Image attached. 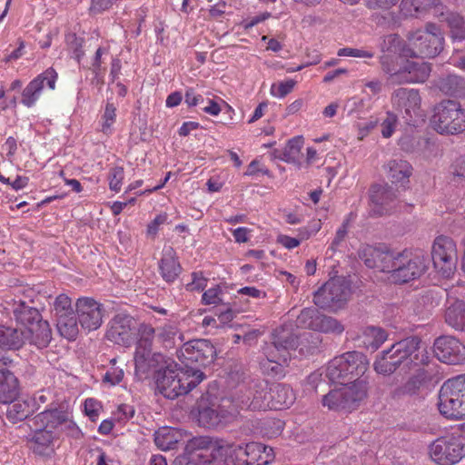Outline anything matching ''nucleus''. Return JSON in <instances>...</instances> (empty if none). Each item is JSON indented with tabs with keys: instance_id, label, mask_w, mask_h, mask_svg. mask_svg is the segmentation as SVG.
<instances>
[{
	"instance_id": "obj_39",
	"label": "nucleus",
	"mask_w": 465,
	"mask_h": 465,
	"mask_svg": "<svg viewBox=\"0 0 465 465\" xmlns=\"http://www.w3.org/2000/svg\"><path fill=\"white\" fill-rule=\"evenodd\" d=\"M116 121V107L112 103H107L101 118V130L104 134H111Z\"/></svg>"
},
{
	"instance_id": "obj_45",
	"label": "nucleus",
	"mask_w": 465,
	"mask_h": 465,
	"mask_svg": "<svg viewBox=\"0 0 465 465\" xmlns=\"http://www.w3.org/2000/svg\"><path fill=\"white\" fill-rule=\"evenodd\" d=\"M371 202L377 205L387 203L391 200V193L382 185H375L371 191Z\"/></svg>"
},
{
	"instance_id": "obj_57",
	"label": "nucleus",
	"mask_w": 465,
	"mask_h": 465,
	"mask_svg": "<svg viewBox=\"0 0 465 465\" xmlns=\"http://www.w3.org/2000/svg\"><path fill=\"white\" fill-rule=\"evenodd\" d=\"M251 230L246 227H238L233 230L232 235L234 240L238 243L247 242L250 239Z\"/></svg>"
},
{
	"instance_id": "obj_26",
	"label": "nucleus",
	"mask_w": 465,
	"mask_h": 465,
	"mask_svg": "<svg viewBox=\"0 0 465 465\" xmlns=\"http://www.w3.org/2000/svg\"><path fill=\"white\" fill-rule=\"evenodd\" d=\"M392 102L395 105L404 108L406 114H415L420 104V97L419 93L414 89H398L393 97Z\"/></svg>"
},
{
	"instance_id": "obj_28",
	"label": "nucleus",
	"mask_w": 465,
	"mask_h": 465,
	"mask_svg": "<svg viewBox=\"0 0 465 465\" xmlns=\"http://www.w3.org/2000/svg\"><path fill=\"white\" fill-rule=\"evenodd\" d=\"M445 321L456 330H465V302L450 301L445 312Z\"/></svg>"
},
{
	"instance_id": "obj_27",
	"label": "nucleus",
	"mask_w": 465,
	"mask_h": 465,
	"mask_svg": "<svg viewBox=\"0 0 465 465\" xmlns=\"http://www.w3.org/2000/svg\"><path fill=\"white\" fill-rule=\"evenodd\" d=\"M18 395V381L7 370H0V403H12Z\"/></svg>"
},
{
	"instance_id": "obj_33",
	"label": "nucleus",
	"mask_w": 465,
	"mask_h": 465,
	"mask_svg": "<svg viewBox=\"0 0 465 465\" xmlns=\"http://www.w3.org/2000/svg\"><path fill=\"white\" fill-rule=\"evenodd\" d=\"M78 320L74 312L56 319L57 331L61 336L69 341L76 339L79 333Z\"/></svg>"
},
{
	"instance_id": "obj_31",
	"label": "nucleus",
	"mask_w": 465,
	"mask_h": 465,
	"mask_svg": "<svg viewBox=\"0 0 465 465\" xmlns=\"http://www.w3.org/2000/svg\"><path fill=\"white\" fill-rule=\"evenodd\" d=\"M181 439V431L172 427L159 428L154 433L155 444L163 450L173 449Z\"/></svg>"
},
{
	"instance_id": "obj_60",
	"label": "nucleus",
	"mask_w": 465,
	"mask_h": 465,
	"mask_svg": "<svg viewBox=\"0 0 465 465\" xmlns=\"http://www.w3.org/2000/svg\"><path fill=\"white\" fill-rule=\"evenodd\" d=\"M439 0H412V5L416 11L437 6Z\"/></svg>"
},
{
	"instance_id": "obj_24",
	"label": "nucleus",
	"mask_w": 465,
	"mask_h": 465,
	"mask_svg": "<svg viewBox=\"0 0 465 465\" xmlns=\"http://www.w3.org/2000/svg\"><path fill=\"white\" fill-rule=\"evenodd\" d=\"M160 272L166 282H173L181 272V265L173 248H164L160 262Z\"/></svg>"
},
{
	"instance_id": "obj_47",
	"label": "nucleus",
	"mask_w": 465,
	"mask_h": 465,
	"mask_svg": "<svg viewBox=\"0 0 465 465\" xmlns=\"http://www.w3.org/2000/svg\"><path fill=\"white\" fill-rule=\"evenodd\" d=\"M84 407L85 415L92 420H96L98 419L103 409L102 404L93 398L86 399L84 401Z\"/></svg>"
},
{
	"instance_id": "obj_6",
	"label": "nucleus",
	"mask_w": 465,
	"mask_h": 465,
	"mask_svg": "<svg viewBox=\"0 0 465 465\" xmlns=\"http://www.w3.org/2000/svg\"><path fill=\"white\" fill-rule=\"evenodd\" d=\"M369 367L367 357L360 351H348L333 358L326 369L328 379L338 384L354 386L361 382L367 388L365 380L361 379Z\"/></svg>"
},
{
	"instance_id": "obj_3",
	"label": "nucleus",
	"mask_w": 465,
	"mask_h": 465,
	"mask_svg": "<svg viewBox=\"0 0 465 465\" xmlns=\"http://www.w3.org/2000/svg\"><path fill=\"white\" fill-rule=\"evenodd\" d=\"M186 450L196 452L199 465H239V444L226 439L194 437L187 442Z\"/></svg>"
},
{
	"instance_id": "obj_61",
	"label": "nucleus",
	"mask_w": 465,
	"mask_h": 465,
	"mask_svg": "<svg viewBox=\"0 0 465 465\" xmlns=\"http://www.w3.org/2000/svg\"><path fill=\"white\" fill-rule=\"evenodd\" d=\"M268 104L266 102L260 103L259 105L255 108L252 115L248 120L249 124H252L262 118L264 114V112L267 108Z\"/></svg>"
},
{
	"instance_id": "obj_17",
	"label": "nucleus",
	"mask_w": 465,
	"mask_h": 465,
	"mask_svg": "<svg viewBox=\"0 0 465 465\" xmlns=\"http://www.w3.org/2000/svg\"><path fill=\"white\" fill-rule=\"evenodd\" d=\"M216 351L207 340H194L183 344L180 351V358L185 364L196 362L206 365L213 361Z\"/></svg>"
},
{
	"instance_id": "obj_56",
	"label": "nucleus",
	"mask_w": 465,
	"mask_h": 465,
	"mask_svg": "<svg viewBox=\"0 0 465 465\" xmlns=\"http://www.w3.org/2000/svg\"><path fill=\"white\" fill-rule=\"evenodd\" d=\"M277 242L288 250L298 247L301 243V240L290 237L288 235L280 234L277 237Z\"/></svg>"
},
{
	"instance_id": "obj_36",
	"label": "nucleus",
	"mask_w": 465,
	"mask_h": 465,
	"mask_svg": "<svg viewBox=\"0 0 465 465\" xmlns=\"http://www.w3.org/2000/svg\"><path fill=\"white\" fill-rule=\"evenodd\" d=\"M32 411L30 404L26 401H16L7 410V418L16 422L25 419Z\"/></svg>"
},
{
	"instance_id": "obj_32",
	"label": "nucleus",
	"mask_w": 465,
	"mask_h": 465,
	"mask_svg": "<svg viewBox=\"0 0 465 465\" xmlns=\"http://www.w3.org/2000/svg\"><path fill=\"white\" fill-rule=\"evenodd\" d=\"M403 73H408V75L405 76L407 82L421 83L428 78L430 67L425 62L411 61L404 65Z\"/></svg>"
},
{
	"instance_id": "obj_51",
	"label": "nucleus",
	"mask_w": 465,
	"mask_h": 465,
	"mask_svg": "<svg viewBox=\"0 0 465 465\" xmlns=\"http://www.w3.org/2000/svg\"><path fill=\"white\" fill-rule=\"evenodd\" d=\"M396 116L391 114H388L386 119L382 122L381 124V134L383 137L388 138L391 136L396 126Z\"/></svg>"
},
{
	"instance_id": "obj_7",
	"label": "nucleus",
	"mask_w": 465,
	"mask_h": 465,
	"mask_svg": "<svg viewBox=\"0 0 465 465\" xmlns=\"http://www.w3.org/2000/svg\"><path fill=\"white\" fill-rule=\"evenodd\" d=\"M440 414L451 421L465 420V374L445 381L438 392Z\"/></svg>"
},
{
	"instance_id": "obj_59",
	"label": "nucleus",
	"mask_w": 465,
	"mask_h": 465,
	"mask_svg": "<svg viewBox=\"0 0 465 465\" xmlns=\"http://www.w3.org/2000/svg\"><path fill=\"white\" fill-rule=\"evenodd\" d=\"M272 427L265 429V434L271 438L280 435L284 428V422L281 420H272Z\"/></svg>"
},
{
	"instance_id": "obj_43",
	"label": "nucleus",
	"mask_w": 465,
	"mask_h": 465,
	"mask_svg": "<svg viewBox=\"0 0 465 465\" xmlns=\"http://www.w3.org/2000/svg\"><path fill=\"white\" fill-rule=\"evenodd\" d=\"M205 105L202 108L203 112L212 116H218L222 112V104H225V101L215 95L207 97L204 99Z\"/></svg>"
},
{
	"instance_id": "obj_30",
	"label": "nucleus",
	"mask_w": 465,
	"mask_h": 465,
	"mask_svg": "<svg viewBox=\"0 0 465 465\" xmlns=\"http://www.w3.org/2000/svg\"><path fill=\"white\" fill-rule=\"evenodd\" d=\"M25 344V337L18 328L0 327V348L6 350H18Z\"/></svg>"
},
{
	"instance_id": "obj_23",
	"label": "nucleus",
	"mask_w": 465,
	"mask_h": 465,
	"mask_svg": "<svg viewBox=\"0 0 465 465\" xmlns=\"http://www.w3.org/2000/svg\"><path fill=\"white\" fill-rule=\"evenodd\" d=\"M271 402L261 404L253 401L254 408L270 407L276 410L287 409L292 406L295 401V394L292 388L287 385L279 384L272 389L270 392Z\"/></svg>"
},
{
	"instance_id": "obj_11",
	"label": "nucleus",
	"mask_w": 465,
	"mask_h": 465,
	"mask_svg": "<svg viewBox=\"0 0 465 465\" xmlns=\"http://www.w3.org/2000/svg\"><path fill=\"white\" fill-rule=\"evenodd\" d=\"M409 48L403 49L404 56L434 57L443 48L440 31L432 25L425 30H418L409 37Z\"/></svg>"
},
{
	"instance_id": "obj_8",
	"label": "nucleus",
	"mask_w": 465,
	"mask_h": 465,
	"mask_svg": "<svg viewBox=\"0 0 465 465\" xmlns=\"http://www.w3.org/2000/svg\"><path fill=\"white\" fill-rule=\"evenodd\" d=\"M428 456L436 465H456L465 458V437L447 432L428 445Z\"/></svg>"
},
{
	"instance_id": "obj_29",
	"label": "nucleus",
	"mask_w": 465,
	"mask_h": 465,
	"mask_svg": "<svg viewBox=\"0 0 465 465\" xmlns=\"http://www.w3.org/2000/svg\"><path fill=\"white\" fill-rule=\"evenodd\" d=\"M388 177L393 183L404 184L412 174L411 165L404 160H393L387 164Z\"/></svg>"
},
{
	"instance_id": "obj_10",
	"label": "nucleus",
	"mask_w": 465,
	"mask_h": 465,
	"mask_svg": "<svg viewBox=\"0 0 465 465\" xmlns=\"http://www.w3.org/2000/svg\"><path fill=\"white\" fill-rule=\"evenodd\" d=\"M419 341L416 338H407L394 343L389 350L383 351L374 362L377 373L390 375L397 368L406 362H413L418 359L417 351Z\"/></svg>"
},
{
	"instance_id": "obj_5",
	"label": "nucleus",
	"mask_w": 465,
	"mask_h": 465,
	"mask_svg": "<svg viewBox=\"0 0 465 465\" xmlns=\"http://www.w3.org/2000/svg\"><path fill=\"white\" fill-rule=\"evenodd\" d=\"M13 311L25 343L27 341L39 349L47 347L52 340V330L39 311L22 300L15 301Z\"/></svg>"
},
{
	"instance_id": "obj_4",
	"label": "nucleus",
	"mask_w": 465,
	"mask_h": 465,
	"mask_svg": "<svg viewBox=\"0 0 465 465\" xmlns=\"http://www.w3.org/2000/svg\"><path fill=\"white\" fill-rule=\"evenodd\" d=\"M203 379L204 374L201 371L188 366L179 367L177 364L159 370L155 376L157 389L169 399L187 394Z\"/></svg>"
},
{
	"instance_id": "obj_63",
	"label": "nucleus",
	"mask_w": 465,
	"mask_h": 465,
	"mask_svg": "<svg viewBox=\"0 0 465 465\" xmlns=\"http://www.w3.org/2000/svg\"><path fill=\"white\" fill-rule=\"evenodd\" d=\"M185 451L187 450H185ZM194 458H197L196 452H193L192 454L186 452L185 455L177 457L174 460L173 465H193V462L191 460V459L193 460Z\"/></svg>"
},
{
	"instance_id": "obj_41",
	"label": "nucleus",
	"mask_w": 465,
	"mask_h": 465,
	"mask_svg": "<svg viewBox=\"0 0 465 465\" xmlns=\"http://www.w3.org/2000/svg\"><path fill=\"white\" fill-rule=\"evenodd\" d=\"M313 300L314 303L321 308L335 309L333 298L331 295L326 284H324L314 293Z\"/></svg>"
},
{
	"instance_id": "obj_1",
	"label": "nucleus",
	"mask_w": 465,
	"mask_h": 465,
	"mask_svg": "<svg viewBox=\"0 0 465 465\" xmlns=\"http://www.w3.org/2000/svg\"><path fill=\"white\" fill-rule=\"evenodd\" d=\"M360 257L368 267L387 273L396 283L418 279L428 268V258L422 250L393 252L367 245L361 250Z\"/></svg>"
},
{
	"instance_id": "obj_52",
	"label": "nucleus",
	"mask_w": 465,
	"mask_h": 465,
	"mask_svg": "<svg viewBox=\"0 0 465 465\" xmlns=\"http://www.w3.org/2000/svg\"><path fill=\"white\" fill-rule=\"evenodd\" d=\"M184 102L189 107H194L204 103L203 95L196 94L193 89L189 88L185 92Z\"/></svg>"
},
{
	"instance_id": "obj_15",
	"label": "nucleus",
	"mask_w": 465,
	"mask_h": 465,
	"mask_svg": "<svg viewBox=\"0 0 465 465\" xmlns=\"http://www.w3.org/2000/svg\"><path fill=\"white\" fill-rule=\"evenodd\" d=\"M75 312L79 325L84 331H95L103 323V305L94 299L79 298L75 302Z\"/></svg>"
},
{
	"instance_id": "obj_38",
	"label": "nucleus",
	"mask_w": 465,
	"mask_h": 465,
	"mask_svg": "<svg viewBox=\"0 0 465 465\" xmlns=\"http://www.w3.org/2000/svg\"><path fill=\"white\" fill-rule=\"evenodd\" d=\"M296 84L293 79L273 83L270 88V94L274 98L282 99L294 89Z\"/></svg>"
},
{
	"instance_id": "obj_50",
	"label": "nucleus",
	"mask_w": 465,
	"mask_h": 465,
	"mask_svg": "<svg viewBox=\"0 0 465 465\" xmlns=\"http://www.w3.org/2000/svg\"><path fill=\"white\" fill-rule=\"evenodd\" d=\"M167 221V214L161 213L157 215L147 226L146 233L148 236L154 237L162 224Z\"/></svg>"
},
{
	"instance_id": "obj_19",
	"label": "nucleus",
	"mask_w": 465,
	"mask_h": 465,
	"mask_svg": "<svg viewBox=\"0 0 465 465\" xmlns=\"http://www.w3.org/2000/svg\"><path fill=\"white\" fill-rule=\"evenodd\" d=\"M298 325L322 332L341 333L343 326L335 319L322 315L312 308L302 311L297 319Z\"/></svg>"
},
{
	"instance_id": "obj_22",
	"label": "nucleus",
	"mask_w": 465,
	"mask_h": 465,
	"mask_svg": "<svg viewBox=\"0 0 465 465\" xmlns=\"http://www.w3.org/2000/svg\"><path fill=\"white\" fill-rule=\"evenodd\" d=\"M57 74L53 68H48L43 74H39L32 80L22 93V104L26 107H32L39 99L42 90L44 89V83L46 82L51 90L55 88V82Z\"/></svg>"
},
{
	"instance_id": "obj_34",
	"label": "nucleus",
	"mask_w": 465,
	"mask_h": 465,
	"mask_svg": "<svg viewBox=\"0 0 465 465\" xmlns=\"http://www.w3.org/2000/svg\"><path fill=\"white\" fill-rule=\"evenodd\" d=\"M230 416H219L218 411L213 408H203L198 411L197 422L204 428H214L228 420Z\"/></svg>"
},
{
	"instance_id": "obj_46",
	"label": "nucleus",
	"mask_w": 465,
	"mask_h": 465,
	"mask_svg": "<svg viewBox=\"0 0 465 465\" xmlns=\"http://www.w3.org/2000/svg\"><path fill=\"white\" fill-rule=\"evenodd\" d=\"M462 80L457 76L450 75L440 84V89L447 94H454L462 87Z\"/></svg>"
},
{
	"instance_id": "obj_21",
	"label": "nucleus",
	"mask_w": 465,
	"mask_h": 465,
	"mask_svg": "<svg viewBox=\"0 0 465 465\" xmlns=\"http://www.w3.org/2000/svg\"><path fill=\"white\" fill-rule=\"evenodd\" d=\"M239 465H266L273 460V450L257 442L239 444Z\"/></svg>"
},
{
	"instance_id": "obj_48",
	"label": "nucleus",
	"mask_w": 465,
	"mask_h": 465,
	"mask_svg": "<svg viewBox=\"0 0 465 465\" xmlns=\"http://www.w3.org/2000/svg\"><path fill=\"white\" fill-rule=\"evenodd\" d=\"M452 29V36L454 39H461L465 36V21L459 15H453L449 21Z\"/></svg>"
},
{
	"instance_id": "obj_16",
	"label": "nucleus",
	"mask_w": 465,
	"mask_h": 465,
	"mask_svg": "<svg viewBox=\"0 0 465 465\" xmlns=\"http://www.w3.org/2000/svg\"><path fill=\"white\" fill-rule=\"evenodd\" d=\"M134 319L124 313L115 315L109 323L106 337L112 342L129 347L133 342L134 336L138 335Z\"/></svg>"
},
{
	"instance_id": "obj_49",
	"label": "nucleus",
	"mask_w": 465,
	"mask_h": 465,
	"mask_svg": "<svg viewBox=\"0 0 465 465\" xmlns=\"http://www.w3.org/2000/svg\"><path fill=\"white\" fill-rule=\"evenodd\" d=\"M222 290L219 286L208 289L203 294V302L205 304H217L221 302Z\"/></svg>"
},
{
	"instance_id": "obj_54",
	"label": "nucleus",
	"mask_w": 465,
	"mask_h": 465,
	"mask_svg": "<svg viewBox=\"0 0 465 465\" xmlns=\"http://www.w3.org/2000/svg\"><path fill=\"white\" fill-rule=\"evenodd\" d=\"M123 378L124 371L122 369L112 368L105 373L104 381L111 385H116L123 380Z\"/></svg>"
},
{
	"instance_id": "obj_40",
	"label": "nucleus",
	"mask_w": 465,
	"mask_h": 465,
	"mask_svg": "<svg viewBox=\"0 0 465 465\" xmlns=\"http://www.w3.org/2000/svg\"><path fill=\"white\" fill-rule=\"evenodd\" d=\"M53 312L56 319L60 318L61 315L65 316L74 313L71 299L65 294L58 295L54 302Z\"/></svg>"
},
{
	"instance_id": "obj_9",
	"label": "nucleus",
	"mask_w": 465,
	"mask_h": 465,
	"mask_svg": "<svg viewBox=\"0 0 465 465\" xmlns=\"http://www.w3.org/2000/svg\"><path fill=\"white\" fill-rule=\"evenodd\" d=\"M154 329L148 324H141L138 328V339L136 341L134 356L135 365V377L145 380L156 371V367L162 355L152 352V345L154 338Z\"/></svg>"
},
{
	"instance_id": "obj_64",
	"label": "nucleus",
	"mask_w": 465,
	"mask_h": 465,
	"mask_svg": "<svg viewBox=\"0 0 465 465\" xmlns=\"http://www.w3.org/2000/svg\"><path fill=\"white\" fill-rule=\"evenodd\" d=\"M182 94L179 92H174L169 94L166 98L165 104L169 108L175 107L182 102Z\"/></svg>"
},
{
	"instance_id": "obj_42",
	"label": "nucleus",
	"mask_w": 465,
	"mask_h": 465,
	"mask_svg": "<svg viewBox=\"0 0 465 465\" xmlns=\"http://www.w3.org/2000/svg\"><path fill=\"white\" fill-rule=\"evenodd\" d=\"M216 410L219 416H231L228 420L222 422V425L232 422L239 415L238 408L230 400H223Z\"/></svg>"
},
{
	"instance_id": "obj_25",
	"label": "nucleus",
	"mask_w": 465,
	"mask_h": 465,
	"mask_svg": "<svg viewBox=\"0 0 465 465\" xmlns=\"http://www.w3.org/2000/svg\"><path fill=\"white\" fill-rule=\"evenodd\" d=\"M387 338L386 331L378 326H366L361 329V334L358 336L362 346L372 351L378 350Z\"/></svg>"
},
{
	"instance_id": "obj_14",
	"label": "nucleus",
	"mask_w": 465,
	"mask_h": 465,
	"mask_svg": "<svg viewBox=\"0 0 465 465\" xmlns=\"http://www.w3.org/2000/svg\"><path fill=\"white\" fill-rule=\"evenodd\" d=\"M366 395V387L361 382L355 383L354 386L340 384V387L331 390L322 398V405L331 411L350 410Z\"/></svg>"
},
{
	"instance_id": "obj_12",
	"label": "nucleus",
	"mask_w": 465,
	"mask_h": 465,
	"mask_svg": "<svg viewBox=\"0 0 465 465\" xmlns=\"http://www.w3.org/2000/svg\"><path fill=\"white\" fill-rule=\"evenodd\" d=\"M440 134H454L465 131V110L453 101H444L436 106L431 119Z\"/></svg>"
},
{
	"instance_id": "obj_20",
	"label": "nucleus",
	"mask_w": 465,
	"mask_h": 465,
	"mask_svg": "<svg viewBox=\"0 0 465 465\" xmlns=\"http://www.w3.org/2000/svg\"><path fill=\"white\" fill-rule=\"evenodd\" d=\"M434 353L442 362L461 364L465 362V346L456 338L441 336L434 342Z\"/></svg>"
},
{
	"instance_id": "obj_55",
	"label": "nucleus",
	"mask_w": 465,
	"mask_h": 465,
	"mask_svg": "<svg viewBox=\"0 0 465 465\" xmlns=\"http://www.w3.org/2000/svg\"><path fill=\"white\" fill-rule=\"evenodd\" d=\"M322 227L321 221L313 222L312 224L307 227L302 228L299 230L301 241L309 239L311 236L316 234Z\"/></svg>"
},
{
	"instance_id": "obj_13",
	"label": "nucleus",
	"mask_w": 465,
	"mask_h": 465,
	"mask_svg": "<svg viewBox=\"0 0 465 465\" xmlns=\"http://www.w3.org/2000/svg\"><path fill=\"white\" fill-rule=\"evenodd\" d=\"M431 259L434 269L440 277L452 278L457 270L458 261L455 242L444 235L436 237L431 245Z\"/></svg>"
},
{
	"instance_id": "obj_18",
	"label": "nucleus",
	"mask_w": 465,
	"mask_h": 465,
	"mask_svg": "<svg viewBox=\"0 0 465 465\" xmlns=\"http://www.w3.org/2000/svg\"><path fill=\"white\" fill-rule=\"evenodd\" d=\"M288 347L287 341H285L284 345L280 341H275L266 348V359L261 362L263 373L272 377L283 376L284 366L290 359V353L287 351Z\"/></svg>"
},
{
	"instance_id": "obj_2",
	"label": "nucleus",
	"mask_w": 465,
	"mask_h": 465,
	"mask_svg": "<svg viewBox=\"0 0 465 465\" xmlns=\"http://www.w3.org/2000/svg\"><path fill=\"white\" fill-rule=\"evenodd\" d=\"M65 420V414L58 410H47L35 415L31 420V433L26 437L28 448L37 455L54 454L59 428Z\"/></svg>"
},
{
	"instance_id": "obj_37",
	"label": "nucleus",
	"mask_w": 465,
	"mask_h": 465,
	"mask_svg": "<svg viewBox=\"0 0 465 465\" xmlns=\"http://www.w3.org/2000/svg\"><path fill=\"white\" fill-rule=\"evenodd\" d=\"M303 143L304 140L302 135L290 139L283 149L282 160L286 163L294 162L303 145Z\"/></svg>"
},
{
	"instance_id": "obj_62",
	"label": "nucleus",
	"mask_w": 465,
	"mask_h": 465,
	"mask_svg": "<svg viewBox=\"0 0 465 465\" xmlns=\"http://www.w3.org/2000/svg\"><path fill=\"white\" fill-rule=\"evenodd\" d=\"M452 174L456 177L465 178V159H459L452 167Z\"/></svg>"
},
{
	"instance_id": "obj_35",
	"label": "nucleus",
	"mask_w": 465,
	"mask_h": 465,
	"mask_svg": "<svg viewBox=\"0 0 465 465\" xmlns=\"http://www.w3.org/2000/svg\"><path fill=\"white\" fill-rule=\"evenodd\" d=\"M325 284L333 298L335 309L340 307L341 303L345 302L350 294L348 286L339 279H331Z\"/></svg>"
},
{
	"instance_id": "obj_44",
	"label": "nucleus",
	"mask_w": 465,
	"mask_h": 465,
	"mask_svg": "<svg viewBox=\"0 0 465 465\" xmlns=\"http://www.w3.org/2000/svg\"><path fill=\"white\" fill-rule=\"evenodd\" d=\"M124 178V171L123 167L116 166L110 170L109 173V188L114 193L120 192Z\"/></svg>"
},
{
	"instance_id": "obj_53",
	"label": "nucleus",
	"mask_w": 465,
	"mask_h": 465,
	"mask_svg": "<svg viewBox=\"0 0 465 465\" xmlns=\"http://www.w3.org/2000/svg\"><path fill=\"white\" fill-rule=\"evenodd\" d=\"M339 56L365 57L371 58L373 54L370 52L356 48H341L338 51Z\"/></svg>"
},
{
	"instance_id": "obj_58",
	"label": "nucleus",
	"mask_w": 465,
	"mask_h": 465,
	"mask_svg": "<svg viewBox=\"0 0 465 465\" xmlns=\"http://www.w3.org/2000/svg\"><path fill=\"white\" fill-rule=\"evenodd\" d=\"M238 292L256 299L264 298L266 296V293L263 291L252 286L242 287L238 291Z\"/></svg>"
}]
</instances>
